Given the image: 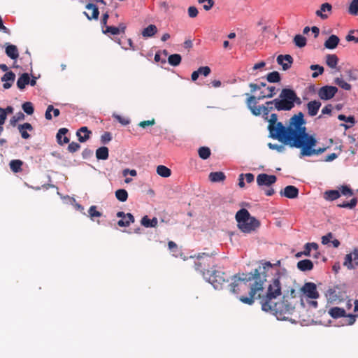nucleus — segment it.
<instances>
[{
    "mask_svg": "<svg viewBox=\"0 0 358 358\" xmlns=\"http://www.w3.org/2000/svg\"><path fill=\"white\" fill-rule=\"evenodd\" d=\"M280 101V98L279 97V99H275L272 101H266L265 105L258 106V108H252V115L255 116H259L262 114L264 116H266V119H268L267 116L269 112L273 109H276L278 111L284 110V109L278 107V102Z\"/></svg>",
    "mask_w": 358,
    "mask_h": 358,
    "instance_id": "1a4fd4ad",
    "label": "nucleus"
},
{
    "mask_svg": "<svg viewBox=\"0 0 358 358\" xmlns=\"http://www.w3.org/2000/svg\"><path fill=\"white\" fill-rule=\"evenodd\" d=\"M157 173L162 177L168 178L171 176V171L170 169L164 165H159L157 167Z\"/></svg>",
    "mask_w": 358,
    "mask_h": 358,
    "instance_id": "e433bc0d",
    "label": "nucleus"
},
{
    "mask_svg": "<svg viewBox=\"0 0 358 358\" xmlns=\"http://www.w3.org/2000/svg\"><path fill=\"white\" fill-rule=\"evenodd\" d=\"M6 53L13 59H16L19 56L17 48L14 45H8L6 48Z\"/></svg>",
    "mask_w": 358,
    "mask_h": 358,
    "instance_id": "72a5a7b5",
    "label": "nucleus"
},
{
    "mask_svg": "<svg viewBox=\"0 0 358 358\" xmlns=\"http://www.w3.org/2000/svg\"><path fill=\"white\" fill-rule=\"evenodd\" d=\"M329 314L333 318L337 319L346 316L345 310L339 307H333L329 310Z\"/></svg>",
    "mask_w": 358,
    "mask_h": 358,
    "instance_id": "393cba45",
    "label": "nucleus"
},
{
    "mask_svg": "<svg viewBox=\"0 0 358 358\" xmlns=\"http://www.w3.org/2000/svg\"><path fill=\"white\" fill-rule=\"evenodd\" d=\"M141 223L145 227H155L157 225L158 221L156 217L150 219L147 215L142 217Z\"/></svg>",
    "mask_w": 358,
    "mask_h": 358,
    "instance_id": "473e14b6",
    "label": "nucleus"
},
{
    "mask_svg": "<svg viewBox=\"0 0 358 358\" xmlns=\"http://www.w3.org/2000/svg\"><path fill=\"white\" fill-rule=\"evenodd\" d=\"M281 196L288 199H295L298 196L299 189L293 185L286 186L283 191L280 192Z\"/></svg>",
    "mask_w": 358,
    "mask_h": 358,
    "instance_id": "f3484780",
    "label": "nucleus"
},
{
    "mask_svg": "<svg viewBox=\"0 0 358 358\" xmlns=\"http://www.w3.org/2000/svg\"><path fill=\"white\" fill-rule=\"evenodd\" d=\"M345 39L347 41H353L356 43H358V29L350 30L346 36Z\"/></svg>",
    "mask_w": 358,
    "mask_h": 358,
    "instance_id": "09e8293b",
    "label": "nucleus"
},
{
    "mask_svg": "<svg viewBox=\"0 0 358 358\" xmlns=\"http://www.w3.org/2000/svg\"><path fill=\"white\" fill-rule=\"evenodd\" d=\"M199 156L202 159H207L210 157L211 152L209 148L208 147H201L198 150Z\"/></svg>",
    "mask_w": 358,
    "mask_h": 358,
    "instance_id": "37998d69",
    "label": "nucleus"
},
{
    "mask_svg": "<svg viewBox=\"0 0 358 358\" xmlns=\"http://www.w3.org/2000/svg\"><path fill=\"white\" fill-rule=\"evenodd\" d=\"M115 196L120 201L124 202L128 199V193L125 189H120L115 192Z\"/></svg>",
    "mask_w": 358,
    "mask_h": 358,
    "instance_id": "c03bdc74",
    "label": "nucleus"
},
{
    "mask_svg": "<svg viewBox=\"0 0 358 358\" xmlns=\"http://www.w3.org/2000/svg\"><path fill=\"white\" fill-rule=\"evenodd\" d=\"M347 76H348V81H355L357 80L358 77L356 73V70H348L346 71Z\"/></svg>",
    "mask_w": 358,
    "mask_h": 358,
    "instance_id": "13d9d810",
    "label": "nucleus"
},
{
    "mask_svg": "<svg viewBox=\"0 0 358 358\" xmlns=\"http://www.w3.org/2000/svg\"><path fill=\"white\" fill-rule=\"evenodd\" d=\"M266 80L271 83H278L280 81V75L278 71H272L267 74Z\"/></svg>",
    "mask_w": 358,
    "mask_h": 358,
    "instance_id": "a19ab883",
    "label": "nucleus"
},
{
    "mask_svg": "<svg viewBox=\"0 0 358 358\" xmlns=\"http://www.w3.org/2000/svg\"><path fill=\"white\" fill-rule=\"evenodd\" d=\"M341 196V193L338 190H327L324 193V198L327 201H334Z\"/></svg>",
    "mask_w": 358,
    "mask_h": 358,
    "instance_id": "2f4dec72",
    "label": "nucleus"
},
{
    "mask_svg": "<svg viewBox=\"0 0 358 358\" xmlns=\"http://www.w3.org/2000/svg\"><path fill=\"white\" fill-rule=\"evenodd\" d=\"M272 264L269 262L264 264L259 269H255L253 273L248 275L238 273L231 278V282L229 285L231 293L238 295L248 291V296H240L239 300L248 305H252L255 299L261 300L265 290L264 284L266 281L265 271L267 268H271Z\"/></svg>",
    "mask_w": 358,
    "mask_h": 358,
    "instance_id": "f03ea898",
    "label": "nucleus"
},
{
    "mask_svg": "<svg viewBox=\"0 0 358 358\" xmlns=\"http://www.w3.org/2000/svg\"><path fill=\"white\" fill-rule=\"evenodd\" d=\"M85 8L87 10H92V15H89L88 13H87L86 12H84L85 15L87 17V18L89 20H98L99 15V11L98 7L96 5H94V3H90L86 5Z\"/></svg>",
    "mask_w": 358,
    "mask_h": 358,
    "instance_id": "5701e85b",
    "label": "nucleus"
},
{
    "mask_svg": "<svg viewBox=\"0 0 358 358\" xmlns=\"http://www.w3.org/2000/svg\"><path fill=\"white\" fill-rule=\"evenodd\" d=\"M301 291L310 299H316L320 296L316 285L313 282H306L301 288Z\"/></svg>",
    "mask_w": 358,
    "mask_h": 358,
    "instance_id": "9b49d317",
    "label": "nucleus"
},
{
    "mask_svg": "<svg viewBox=\"0 0 358 358\" xmlns=\"http://www.w3.org/2000/svg\"><path fill=\"white\" fill-rule=\"evenodd\" d=\"M112 139V136L110 132H105L101 136V141L103 144H106L108 142H110Z\"/></svg>",
    "mask_w": 358,
    "mask_h": 358,
    "instance_id": "680f3d73",
    "label": "nucleus"
},
{
    "mask_svg": "<svg viewBox=\"0 0 358 358\" xmlns=\"http://www.w3.org/2000/svg\"><path fill=\"white\" fill-rule=\"evenodd\" d=\"M22 165L23 162L20 159L11 160L9 164L10 170L14 173H19L22 171Z\"/></svg>",
    "mask_w": 358,
    "mask_h": 358,
    "instance_id": "c9c22d12",
    "label": "nucleus"
},
{
    "mask_svg": "<svg viewBox=\"0 0 358 358\" xmlns=\"http://www.w3.org/2000/svg\"><path fill=\"white\" fill-rule=\"evenodd\" d=\"M338 63V57L335 54L326 55V64L331 69H335Z\"/></svg>",
    "mask_w": 358,
    "mask_h": 358,
    "instance_id": "c85d7f7f",
    "label": "nucleus"
},
{
    "mask_svg": "<svg viewBox=\"0 0 358 358\" xmlns=\"http://www.w3.org/2000/svg\"><path fill=\"white\" fill-rule=\"evenodd\" d=\"M277 62L278 64L282 66L284 71H286L291 67V65L293 63V58L289 55H280L277 57Z\"/></svg>",
    "mask_w": 358,
    "mask_h": 358,
    "instance_id": "dca6fc26",
    "label": "nucleus"
},
{
    "mask_svg": "<svg viewBox=\"0 0 358 358\" xmlns=\"http://www.w3.org/2000/svg\"><path fill=\"white\" fill-rule=\"evenodd\" d=\"M357 203V199L352 198L349 202H343V203H339L337 205L339 208H346L352 209L354 208Z\"/></svg>",
    "mask_w": 358,
    "mask_h": 358,
    "instance_id": "49530a36",
    "label": "nucleus"
},
{
    "mask_svg": "<svg viewBox=\"0 0 358 358\" xmlns=\"http://www.w3.org/2000/svg\"><path fill=\"white\" fill-rule=\"evenodd\" d=\"M91 134V131L87 127H82L76 132L78 141L81 143L87 141L90 138Z\"/></svg>",
    "mask_w": 358,
    "mask_h": 358,
    "instance_id": "aec40b11",
    "label": "nucleus"
},
{
    "mask_svg": "<svg viewBox=\"0 0 358 358\" xmlns=\"http://www.w3.org/2000/svg\"><path fill=\"white\" fill-rule=\"evenodd\" d=\"M24 118V115L22 113L20 112L18 113L16 115L13 116L10 120V123L12 126H15L16 124V122L20 121V120H22Z\"/></svg>",
    "mask_w": 358,
    "mask_h": 358,
    "instance_id": "4d7b16f0",
    "label": "nucleus"
},
{
    "mask_svg": "<svg viewBox=\"0 0 358 358\" xmlns=\"http://www.w3.org/2000/svg\"><path fill=\"white\" fill-rule=\"evenodd\" d=\"M88 213L91 219L94 217H99L102 215L101 213L96 210V206H92L88 210Z\"/></svg>",
    "mask_w": 358,
    "mask_h": 358,
    "instance_id": "864d4df0",
    "label": "nucleus"
},
{
    "mask_svg": "<svg viewBox=\"0 0 358 358\" xmlns=\"http://www.w3.org/2000/svg\"><path fill=\"white\" fill-rule=\"evenodd\" d=\"M17 128L22 138L24 139H28L30 137V135L28 134L27 131H31L34 129L32 125L28 122L19 124Z\"/></svg>",
    "mask_w": 358,
    "mask_h": 358,
    "instance_id": "4be33fe9",
    "label": "nucleus"
},
{
    "mask_svg": "<svg viewBox=\"0 0 358 358\" xmlns=\"http://www.w3.org/2000/svg\"><path fill=\"white\" fill-rule=\"evenodd\" d=\"M15 79V74L13 71L6 72L1 78V81L4 82L3 85V88L6 90L10 88Z\"/></svg>",
    "mask_w": 358,
    "mask_h": 358,
    "instance_id": "a211bd4d",
    "label": "nucleus"
},
{
    "mask_svg": "<svg viewBox=\"0 0 358 358\" xmlns=\"http://www.w3.org/2000/svg\"><path fill=\"white\" fill-rule=\"evenodd\" d=\"M69 130L66 128H61L57 134V141L58 144L63 145L69 143V138L66 136Z\"/></svg>",
    "mask_w": 358,
    "mask_h": 358,
    "instance_id": "412c9836",
    "label": "nucleus"
},
{
    "mask_svg": "<svg viewBox=\"0 0 358 358\" xmlns=\"http://www.w3.org/2000/svg\"><path fill=\"white\" fill-rule=\"evenodd\" d=\"M340 193L345 196H352L353 194L352 189L346 185L341 187Z\"/></svg>",
    "mask_w": 358,
    "mask_h": 358,
    "instance_id": "0e129e2a",
    "label": "nucleus"
},
{
    "mask_svg": "<svg viewBox=\"0 0 358 358\" xmlns=\"http://www.w3.org/2000/svg\"><path fill=\"white\" fill-rule=\"evenodd\" d=\"M80 148V145L79 143L76 142H71L68 145V150L69 152L73 153L76 151H78Z\"/></svg>",
    "mask_w": 358,
    "mask_h": 358,
    "instance_id": "052dcab7",
    "label": "nucleus"
},
{
    "mask_svg": "<svg viewBox=\"0 0 358 358\" xmlns=\"http://www.w3.org/2000/svg\"><path fill=\"white\" fill-rule=\"evenodd\" d=\"M297 268L301 271H311L313 264L310 259L301 260L297 263Z\"/></svg>",
    "mask_w": 358,
    "mask_h": 358,
    "instance_id": "bb28decb",
    "label": "nucleus"
},
{
    "mask_svg": "<svg viewBox=\"0 0 358 358\" xmlns=\"http://www.w3.org/2000/svg\"><path fill=\"white\" fill-rule=\"evenodd\" d=\"M187 13L189 17L194 18L198 15L199 11L195 6H189L187 9Z\"/></svg>",
    "mask_w": 358,
    "mask_h": 358,
    "instance_id": "e2e57ef3",
    "label": "nucleus"
},
{
    "mask_svg": "<svg viewBox=\"0 0 358 358\" xmlns=\"http://www.w3.org/2000/svg\"><path fill=\"white\" fill-rule=\"evenodd\" d=\"M245 96H248L245 101L246 106L252 113V108H258V106H257L258 101L263 100L264 99L267 98L266 96V94H263L262 93L257 97L253 95H250L248 93H246Z\"/></svg>",
    "mask_w": 358,
    "mask_h": 358,
    "instance_id": "2eb2a0df",
    "label": "nucleus"
},
{
    "mask_svg": "<svg viewBox=\"0 0 358 358\" xmlns=\"http://www.w3.org/2000/svg\"><path fill=\"white\" fill-rule=\"evenodd\" d=\"M334 83L338 85L341 88L347 91H350L352 89L351 85L345 82L343 78H335Z\"/></svg>",
    "mask_w": 358,
    "mask_h": 358,
    "instance_id": "58836bf2",
    "label": "nucleus"
},
{
    "mask_svg": "<svg viewBox=\"0 0 358 358\" xmlns=\"http://www.w3.org/2000/svg\"><path fill=\"white\" fill-rule=\"evenodd\" d=\"M325 296L330 303H340L348 299L345 285H335L327 289Z\"/></svg>",
    "mask_w": 358,
    "mask_h": 358,
    "instance_id": "423d86ee",
    "label": "nucleus"
},
{
    "mask_svg": "<svg viewBox=\"0 0 358 358\" xmlns=\"http://www.w3.org/2000/svg\"><path fill=\"white\" fill-rule=\"evenodd\" d=\"M306 38L302 35L297 34L294 38V43L296 46L303 48L306 45Z\"/></svg>",
    "mask_w": 358,
    "mask_h": 358,
    "instance_id": "79ce46f5",
    "label": "nucleus"
},
{
    "mask_svg": "<svg viewBox=\"0 0 358 358\" xmlns=\"http://www.w3.org/2000/svg\"><path fill=\"white\" fill-rule=\"evenodd\" d=\"M343 265L348 269H353L358 266V248L345 255Z\"/></svg>",
    "mask_w": 358,
    "mask_h": 358,
    "instance_id": "f8f14e48",
    "label": "nucleus"
},
{
    "mask_svg": "<svg viewBox=\"0 0 358 358\" xmlns=\"http://www.w3.org/2000/svg\"><path fill=\"white\" fill-rule=\"evenodd\" d=\"M103 33L105 34L117 35L120 33V29L113 26H108L103 30Z\"/></svg>",
    "mask_w": 358,
    "mask_h": 358,
    "instance_id": "3c124183",
    "label": "nucleus"
},
{
    "mask_svg": "<svg viewBox=\"0 0 358 358\" xmlns=\"http://www.w3.org/2000/svg\"><path fill=\"white\" fill-rule=\"evenodd\" d=\"M338 92L335 86L325 85L320 87L317 92L318 96L322 100H329L332 99Z\"/></svg>",
    "mask_w": 358,
    "mask_h": 358,
    "instance_id": "9d476101",
    "label": "nucleus"
},
{
    "mask_svg": "<svg viewBox=\"0 0 358 358\" xmlns=\"http://www.w3.org/2000/svg\"><path fill=\"white\" fill-rule=\"evenodd\" d=\"M268 122L270 137L291 148H301V154L303 156L318 155L327 149V147L314 148L317 140L313 136L306 133V121L301 112L289 119L287 127L278 122V115L275 113L271 115Z\"/></svg>",
    "mask_w": 358,
    "mask_h": 358,
    "instance_id": "f257e3e1",
    "label": "nucleus"
},
{
    "mask_svg": "<svg viewBox=\"0 0 358 358\" xmlns=\"http://www.w3.org/2000/svg\"><path fill=\"white\" fill-rule=\"evenodd\" d=\"M340 39L336 35H331L324 42V47L327 49H334L339 43Z\"/></svg>",
    "mask_w": 358,
    "mask_h": 358,
    "instance_id": "b1692460",
    "label": "nucleus"
},
{
    "mask_svg": "<svg viewBox=\"0 0 358 358\" xmlns=\"http://www.w3.org/2000/svg\"><path fill=\"white\" fill-rule=\"evenodd\" d=\"M157 32V27L155 24H150L143 29L141 34L144 38H149L153 36Z\"/></svg>",
    "mask_w": 358,
    "mask_h": 358,
    "instance_id": "7c9ffc66",
    "label": "nucleus"
},
{
    "mask_svg": "<svg viewBox=\"0 0 358 358\" xmlns=\"http://www.w3.org/2000/svg\"><path fill=\"white\" fill-rule=\"evenodd\" d=\"M203 277L216 289H222L224 282L228 281L227 275L220 269L207 270L203 272Z\"/></svg>",
    "mask_w": 358,
    "mask_h": 358,
    "instance_id": "0eeeda50",
    "label": "nucleus"
},
{
    "mask_svg": "<svg viewBox=\"0 0 358 358\" xmlns=\"http://www.w3.org/2000/svg\"><path fill=\"white\" fill-rule=\"evenodd\" d=\"M310 69L313 71H316L315 72L312 73V77L314 78H317L319 75L322 74L324 72L323 66H320L318 64H312L310 66Z\"/></svg>",
    "mask_w": 358,
    "mask_h": 358,
    "instance_id": "de8ad7c7",
    "label": "nucleus"
},
{
    "mask_svg": "<svg viewBox=\"0 0 358 358\" xmlns=\"http://www.w3.org/2000/svg\"><path fill=\"white\" fill-rule=\"evenodd\" d=\"M182 60V57L179 54L171 55L168 58V62L170 65L173 66H178Z\"/></svg>",
    "mask_w": 358,
    "mask_h": 358,
    "instance_id": "4c0bfd02",
    "label": "nucleus"
},
{
    "mask_svg": "<svg viewBox=\"0 0 358 358\" xmlns=\"http://www.w3.org/2000/svg\"><path fill=\"white\" fill-rule=\"evenodd\" d=\"M30 78L27 73H22L17 79V86L20 90H22L25 88L26 85L29 83Z\"/></svg>",
    "mask_w": 358,
    "mask_h": 358,
    "instance_id": "a878e982",
    "label": "nucleus"
},
{
    "mask_svg": "<svg viewBox=\"0 0 358 358\" xmlns=\"http://www.w3.org/2000/svg\"><path fill=\"white\" fill-rule=\"evenodd\" d=\"M318 249V245L316 243H308L304 246V250L303 254L305 256H310L311 250L317 251Z\"/></svg>",
    "mask_w": 358,
    "mask_h": 358,
    "instance_id": "ea45409f",
    "label": "nucleus"
},
{
    "mask_svg": "<svg viewBox=\"0 0 358 358\" xmlns=\"http://www.w3.org/2000/svg\"><path fill=\"white\" fill-rule=\"evenodd\" d=\"M321 102L317 100L310 101L307 103L308 114L313 117L316 115L321 107Z\"/></svg>",
    "mask_w": 358,
    "mask_h": 358,
    "instance_id": "6ab92c4d",
    "label": "nucleus"
},
{
    "mask_svg": "<svg viewBox=\"0 0 358 358\" xmlns=\"http://www.w3.org/2000/svg\"><path fill=\"white\" fill-rule=\"evenodd\" d=\"M22 108L24 113H26L27 115H32L34 111V108L33 106L32 103L31 102H25L22 104Z\"/></svg>",
    "mask_w": 358,
    "mask_h": 358,
    "instance_id": "603ef678",
    "label": "nucleus"
},
{
    "mask_svg": "<svg viewBox=\"0 0 358 358\" xmlns=\"http://www.w3.org/2000/svg\"><path fill=\"white\" fill-rule=\"evenodd\" d=\"M348 13L352 15H358V0H352L348 7Z\"/></svg>",
    "mask_w": 358,
    "mask_h": 358,
    "instance_id": "a18cd8bd",
    "label": "nucleus"
},
{
    "mask_svg": "<svg viewBox=\"0 0 358 358\" xmlns=\"http://www.w3.org/2000/svg\"><path fill=\"white\" fill-rule=\"evenodd\" d=\"M217 252L213 251L212 252H201L196 255L197 262H195V270L200 272L203 275V272H206L210 264L213 263V256Z\"/></svg>",
    "mask_w": 358,
    "mask_h": 358,
    "instance_id": "6e6552de",
    "label": "nucleus"
},
{
    "mask_svg": "<svg viewBox=\"0 0 358 358\" xmlns=\"http://www.w3.org/2000/svg\"><path fill=\"white\" fill-rule=\"evenodd\" d=\"M268 93L266 94L267 98H272L276 94V88L274 86H268L267 87Z\"/></svg>",
    "mask_w": 358,
    "mask_h": 358,
    "instance_id": "774afa93",
    "label": "nucleus"
},
{
    "mask_svg": "<svg viewBox=\"0 0 358 358\" xmlns=\"http://www.w3.org/2000/svg\"><path fill=\"white\" fill-rule=\"evenodd\" d=\"M116 215L117 217L122 218L117 222L118 226L121 227H129L130 224L134 222L135 220L133 215L129 213H124L122 211H119L117 213Z\"/></svg>",
    "mask_w": 358,
    "mask_h": 358,
    "instance_id": "4468645a",
    "label": "nucleus"
},
{
    "mask_svg": "<svg viewBox=\"0 0 358 358\" xmlns=\"http://www.w3.org/2000/svg\"><path fill=\"white\" fill-rule=\"evenodd\" d=\"M238 228L244 233H251L260 226V222L252 217L248 210L242 208L236 214Z\"/></svg>",
    "mask_w": 358,
    "mask_h": 358,
    "instance_id": "20e7f679",
    "label": "nucleus"
},
{
    "mask_svg": "<svg viewBox=\"0 0 358 358\" xmlns=\"http://www.w3.org/2000/svg\"><path fill=\"white\" fill-rule=\"evenodd\" d=\"M332 6L329 3H322L320 6V9L317 10L315 12L317 16L320 17L322 19H327L328 15L327 14H324L323 12H330L331 10Z\"/></svg>",
    "mask_w": 358,
    "mask_h": 358,
    "instance_id": "cd10ccee",
    "label": "nucleus"
},
{
    "mask_svg": "<svg viewBox=\"0 0 358 358\" xmlns=\"http://www.w3.org/2000/svg\"><path fill=\"white\" fill-rule=\"evenodd\" d=\"M196 71H197L198 73L199 74V76L201 75L205 77L208 76L211 72L210 67L207 66H201Z\"/></svg>",
    "mask_w": 358,
    "mask_h": 358,
    "instance_id": "6e6d98bb",
    "label": "nucleus"
},
{
    "mask_svg": "<svg viewBox=\"0 0 358 358\" xmlns=\"http://www.w3.org/2000/svg\"><path fill=\"white\" fill-rule=\"evenodd\" d=\"M208 177L209 180L213 182H222L226 178L224 173L222 171L211 172Z\"/></svg>",
    "mask_w": 358,
    "mask_h": 358,
    "instance_id": "c756f323",
    "label": "nucleus"
},
{
    "mask_svg": "<svg viewBox=\"0 0 358 358\" xmlns=\"http://www.w3.org/2000/svg\"><path fill=\"white\" fill-rule=\"evenodd\" d=\"M199 3L203 4V8L205 10H210L214 6L215 2L213 0H198Z\"/></svg>",
    "mask_w": 358,
    "mask_h": 358,
    "instance_id": "8fccbe9b",
    "label": "nucleus"
},
{
    "mask_svg": "<svg viewBox=\"0 0 358 358\" xmlns=\"http://www.w3.org/2000/svg\"><path fill=\"white\" fill-rule=\"evenodd\" d=\"M268 146L270 149L275 150L279 152H282L285 150L284 145H278V144H273L271 143H268Z\"/></svg>",
    "mask_w": 358,
    "mask_h": 358,
    "instance_id": "bf43d9fd",
    "label": "nucleus"
},
{
    "mask_svg": "<svg viewBox=\"0 0 358 358\" xmlns=\"http://www.w3.org/2000/svg\"><path fill=\"white\" fill-rule=\"evenodd\" d=\"M338 119L341 121H344L346 122H350L352 125H354L356 122L355 119L353 116L346 117L345 115L340 114L338 116Z\"/></svg>",
    "mask_w": 358,
    "mask_h": 358,
    "instance_id": "5fc2aeb1",
    "label": "nucleus"
},
{
    "mask_svg": "<svg viewBox=\"0 0 358 358\" xmlns=\"http://www.w3.org/2000/svg\"><path fill=\"white\" fill-rule=\"evenodd\" d=\"M281 283L280 276L273 279L268 289L264 292L259 303L262 310L270 312L278 319H287L294 310V305L292 299L283 296L280 301H275L281 295Z\"/></svg>",
    "mask_w": 358,
    "mask_h": 358,
    "instance_id": "7ed1b4c3",
    "label": "nucleus"
},
{
    "mask_svg": "<svg viewBox=\"0 0 358 358\" xmlns=\"http://www.w3.org/2000/svg\"><path fill=\"white\" fill-rule=\"evenodd\" d=\"M279 97L280 98V101L278 102V107L284 109V110H290L294 108L295 103L296 104H301V103L296 93L291 89H282Z\"/></svg>",
    "mask_w": 358,
    "mask_h": 358,
    "instance_id": "39448f33",
    "label": "nucleus"
},
{
    "mask_svg": "<svg viewBox=\"0 0 358 358\" xmlns=\"http://www.w3.org/2000/svg\"><path fill=\"white\" fill-rule=\"evenodd\" d=\"M113 117L122 125H127L129 123V120L128 119L119 115H114Z\"/></svg>",
    "mask_w": 358,
    "mask_h": 358,
    "instance_id": "338daca9",
    "label": "nucleus"
},
{
    "mask_svg": "<svg viewBox=\"0 0 358 358\" xmlns=\"http://www.w3.org/2000/svg\"><path fill=\"white\" fill-rule=\"evenodd\" d=\"M96 157L97 159L106 160L108 158V149L103 146L96 150Z\"/></svg>",
    "mask_w": 358,
    "mask_h": 358,
    "instance_id": "f704fd0d",
    "label": "nucleus"
},
{
    "mask_svg": "<svg viewBox=\"0 0 358 358\" xmlns=\"http://www.w3.org/2000/svg\"><path fill=\"white\" fill-rule=\"evenodd\" d=\"M277 178L274 175H268L266 173H260L257 177V182L259 186H271L275 183Z\"/></svg>",
    "mask_w": 358,
    "mask_h": 358,
    "instance_id": "ddd939ff",
    "label": "nucleus"
},
{
    "mask_svg": "<svg viewBox=\"0 0 358 358\" xmlns=\"http://www.w3.org/2000/svg\"><path fill=\"white\" fill-rule=\"evenodd\" d=\"M155 124V119H152L151 120H144L139 122L138 125L139 127L142 128H145L148 126H152Z\"/></svg>",
    "mask_w": 358,
    "mask_h": 358,
    "instance_id": "69168bd1",
    "label": "nucleus"
}]
</instances>
